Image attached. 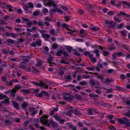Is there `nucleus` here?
Returning <instances> with one entry per match:
<instances>
[{
    "instance_id": "f257e3e1",
    "label": "nucleus",
    "mask_w": 130,
    "mask_h": 130,
    "mask_svg": "<svg viewBox=\"0 0 130 130\" xmlns=\"http://www.w3.org/2000/svg\"><path fill=\"white\" fill-rule=\"evenodd\" d=\"M49 117L48 116L45 114H44L40 118V121L42 124L44 126H47L49 127L50 125H52L54 121L52 120H49L48 121H47V119Z\"/></svg>"
},
{
    "instance_id": "f03ea898",
    "label": "nucleus",
    "mask_w": 130,
    "mask_h": 130,
    "mask_svg": "<svg viewBox=\"0 0 130 130\" xmlns=\"http://www.w3.org/2000/svg\"><path fill=\"white\" fill-rule=\"evenodd\" d=\"M105 26L107 28H115L116 23L113 21H110L106 20L105 21Z\"/></svg>"
},
{
    "instance_id": "7ed1b4c3",
    "label": "nucleus",
    "mask_w": 130,
    "mask_h": 130,
    "mask_svg": "<svg viewBox=\"0 0 130 130\" xmlns=\"http://www.w3.org/2000/svg\"><path fill=\"white\" fill-rule=\"evenodd\" d=\"M126 53V52L125 51H123V52H115L112 54V56L114 59L116 58L117 57H124L125 56V53Z\"/></svg>"
},
{
    "instance_id": "20e7f679",
    "label": "nucleus",
    "mask_w": 130,
    "mask_h": 130,
    "mask_svg": "<svg viewBox=\"0 0 130 130\" xmlns=\"http://www.w3.org/2000/svg\"><path fill=\"white\" fill-rule=\"evenodd\" d=\"M14 121V119L12 117L10 116H7L5 121L6 125L9 126L11 125V123Z\"/></svg>"
},
{
    "instance_id": "39448f33",
    "label": "nucleus",
    "mask_w": 130,
    "mask_h": 130,
    "mask_svg": "<svg viewBox=\"0 0 130 130\" xmlns=\"http://www.w3.org/2000/svg\"><path fill=\"white\" fill-rule=\"evenodd\" d=\"M118 121L121 124L124 125H125L129 121V120L126 117H124L122 118H118Z\"/></svg>"
},
{
    "instance_id": "423d86ee",
    "label": "nucleus",
    "mask_w": 130,
    "mask_h": 130,
    "mask_svg": "<svg viewBox=\"0 0 130 130\" xmlns=\"http://www.w3.org/2000/svg\"><path fill=\"white\" fill-rule=\"evenodd\" d=\"M43 3L44 6L48 7L52 6L54 3L52 0H43Z\"/></svg>"
},
{
    "instance_id": "0eeeda50",
    "label": "nucleus",
    "mask_w": 130,
    "mask_h": 130,
    "mask_svg": "<svg viewBox=\"0 0 130 130\" xmlns=\"http://www.w3.org/2000/svg\"><path fill=\"white\" fill-rule=\"evenodd\" d=\"M32 83L36 86H40L43 87L45 89L48 88V86L46 85V84L44 82H42L40 83H39L35 81H32Z\"/></svg>"
},
{
    "instance_id": "6e6552de",
    "label": "nucleus",
    "mask_w": 130,
    "mask_h": 130,
    "mask_svg": "<svg viewBox=\"0 0 130 130\" xmlns=\"http://www.w3.org/2000/svg\"><path fill=\"white\" fill-rule=\"evenodd\" d=\"M53 117L54 118L55 120L59 122L60 123H63L66 121V120L64 119H62L60 116L56 115H54Z\"/></svg>"
},
{
    "instance_id": "1a4fd4ad",
    "label": "nucleus",
    "mask_w": 130,
    "mask_h": 130,
    "mask_svg": "<svg viewBox=\"0 0 130 130\" xmlns=\"http://www.w3.org/2000/svg\"><path fill=\"white\" fill-rule=\"evenodd\" d=\"M29 110L30 112H31V114L32 116H35L37 112V111H38V110H36L35 108L32 107H30Z\"/></svg>"
},
{
    "instance_id": "9d476101",
    "label": "nucleus",
    "mask_w": 130,
    "mask_h": 130,
    "mask_svg": "<svg viewBox=\"0 0 130 130\" xmlns=\"http://www.w3.org/2000/svg\"><path fill=\"white\" fill-rule=\"evenodd\" d=\"M112 80L111 79H109L107 78L106 79H104L103 80H102V83L108 85L110 83L112 82Z\"/></svg>"
},
{
    "instance_id": "9b49d317",
    "label": "nucleus",
    "mask_w": 130,
    "mask_h": 130,
    "mask_svg": "<svg viewBox=\"0 0 130 130\" xmlns=\"http://www.w3.org/2000/svg\"><path fill=\"white\" fill-rule=\"evenodd\" d=\"M122 15L126 16L127 18H129L130 17V15L129 14H126L124 12L120 11L119 13L117 14V16L118 17H121Z\"/></svg>"
},
{
    "instance_id": "f8f14e48",
    "label": "nucleus",
    "mask_w": 130,
    "mask_h": 130,
    "mask_svg": "<svg viewBox=\"0 0 130 130\" xmlns=\"http://www.w3.org/2000/svg\"><path fill=\"white\" fill-rule=\"evenodd\" d=\"M23 8L24 10L26 11L25 13L26 14H31L32 11H29V7L26 5H24L23 6Z\"/></svg>"
},
{
    "instance_id": "ddd939ff",
    "label": "nucleus",
    "mask_w": 130,
    "mask_h": 130,
    "mask_svg": "<svg viewBox=\"0 0 130 130\" xmlns=\"http://www.w3.org/2000/svg\"><path fill=\"white\" fill-rule=\"evenodd\" d=\"M79 34L81 37H84L87 34L85 32V30L83 29H82L79 30Z\"/></svg>"
},
{
    "instance_id": "4468645a",
    "label": "nucleus",
    "mask_w": 130,
    "mask_h": 130,
    "mask_svg": "<svg viewBox=\"0 0 130 130\" xmlns=\"http://www.w3.org/2000/svg\"><path fill=\"white\" fill-rule=\"evenodd\" d=\"M41 36L45 40H47L51 37L50 35L48 34H43Z\"/></svg>"
},
{
    "instance_id": "2eb2a0df",
    "label": "nucleus",
    "mask_w": 130,
    "mask_h": 130,
    "mask_svg": "<svg viewBox=\"0 0 130 130\" xmlns=\"http://www.w3.org/2000/svg\"><path fill=\"white\" fill-rule=\"evenodd\" d=\"M119 32L121 34L123 37L125 36L127 34V31L125 30H120L119 31Z\"/></svg>"
},
{
    "instance_id": "dca6fc26",
    "label": "nucleus",
    "mask_w": 130,
    "mask_h": 130,
    "mask_svg": "<svg viewBox=\"0 0 130 130\" xmlns=\"http://www.w3.org/2000/svg\"><path fill=\"white\" fill-rule=\"evenodd\" d=\"M12 103L14 107L17 109H19V105L18 103L15 101H12Z\"/></svg>"
},
{
    "instance_id": "f3484780",
    "label": "nucleus",
    "mask_w": 130,
    "mask_h": 130,
    "mask_svg": "<svg viewBox=\"0 0 130 130\" xmlns=\"http://www.w3.org/2000/svg\"><path fill=\"white\" fill-rule=\"evenodd\" d=\"M7 5V3L5 2H2L0 1V7L4 9L5 8V6Z\"/></svg>"
},
{
    "instance_id": "a211bd4d",
    "label": "nucleus",
    "mask_w": 130,
    "mask_h": 130,
    "mask_svg": "<svg viewBox=\"0 0 130 130\" xmlns=\"http://www.w3.org/2000/svg\"><path fill=\"white\" fill-rule=\"evenodd\" d=\"M122 47L126 50L128 51L129 49L128 46L127 45L125 44H123L121 45Z\"/></svg>"
},
{
    "instance_id": "6ab92c4d",
    "label": "nucleus",
    "mask_w": 130,
    "mask_h": 130,
    "mask_svg": "<svg viewBox=\"0 0 130 130\" xmlns=\"http://www.w3.org/2000/svg\"><path fill=\"white\" fill-rule=\"evenodd\" d=\"M53 4V5H52L53 7V10L55 12H56L57 10V9H58L57 7V5L55 3Z\"/></svg>"
},
{
    "instance_id": "aec40b11",
    "label": "nucleus",
    "mask_w": 130,
    "mask_h": 130,
    "mask_svg": "<svg viewBox=\"0 0 130 130\" xmlns=\"http://www.w3.org/2000/svg\"><path fill=\"white\" fill-rule=\"evenodd\" d=\"M117 2L118 3L115 4V5L116 7L117 8L120 7L122 4V2L120 1H118Z\"/></svg>"
},
{
    "instance_id": "412c9836",
    "label": "nucleus",
    "mask_w": 130,
    "mask_h": 130,
    "mask_svg": "<svg viewBox=\"0 0 130 130\" xmlns=\"http://www.w3.org/2000/svg\"><path fill=\"white\" fill-rule=\"evenodd\" d=\"M94 53L95 54V56H96L99 57H100V54L99 53V50L96 49L95 50L93 51Z\"/></svg>"
},
{
    "instance_id": "4be33fe9",
    "label": "nucleus",
    "mask_w": 130,
    "mask_h": 130,
    "mask_svg": "<svg viewBox=\"0 0 130 130\" xmlns=\"http://www.w3.org/2000/svg\"><path fill=\"white\" fill-rule=\"evenodd\" d=\"M36 42V46H41L42 44V41L40 39H39L37 42Z\"/></svg>"
},
{
    "instance_id": "5701e85b",
    "label": "nucleus",
    "mask_w": 130,
    "mask_h": 130,
    "mask_svg": "<svg viewBox=\"0 0 130 130\" xmlns=\"http://www.w3.org/2000/svg\"><path fill=\"white\" fill-rule=\"evenodd\" d=\"M100 28L97 26L92 27L90 28V29L92 31H96L100 29Z\"/></svg>"
},
{
    "instance_id": "b1692460",
    "label": "nucleus",
    "mask_w": 130,
    "mask_h": 130,
    "mask_svg": "<svg viewBox=\"0 0 130 130\" xmlns=\"http://www.w3.org/2000/svg\"><path fill=\"white\" fill-rule=\"evenodd\" d=\"M74 113V114L76 115H81V112L78 110H75Z\"/></svg>"
},
{
    "instance_id": "393cba45",
    "label": "nucleus",
    "mask_w": 130,
    "mask_h": 130,
    "mask_svg": "<svg viewBox=\"0 0 130 130\" xmlns=\"http://www.w3.org/2000/svg\"><path fill=\"white\" fill-rule=\"evenodd\" d=\"M28 26H30L33 25V21L28 20L26 22Z\"/></svg>"
},
{
    "instance_id": "a878e982",
    "label": "nucleus",
    "mask_w": 130,
    "mask_h": 130,
    "mask_svg": "<svg viewBox=\"0 0 130 130\" xmlns=\"http://www.w3.org/2000/svg\"><path fill=\"white\" fill-rule=\"evenodd\" d=\"M97 77L99 79H100L102 83V80H103L104 78L103 77L102 75H99L97 76Z\"/></svg>"
},
{
    "instance_id": "bb28decb",
    "label": "nucleus",
    "mask_w": 130,
    "mask_h": 130,
    "mask_svg": "<svg viewBox=\"0 0 130 130\" xmlns=\"http://www.w3.org/2000/svg\"><path fill=\"white\" fill-rule=\"evenodd\" d=\"M116 48V47L114 46H110L109 47H108V49L111 51L115 50Z\"/></svg>"
},
{
    "instance_id": "cd10ccee",
    "label": "nucleus",
    "mask_w": 130,
    "mask_h": 130,
    "mask_svg": "<svg viewBox=\"0 0 130 130\" xmlns=\"http://www.w3.org/2000/svg\"><path fill=\"white\" fill-rule=\"evenodd\" d=\"M89 6L92 9H96L97 8V6L94 4H91Z\"/></svg>"
},
{
    "instance_id": "c85d7f7f",
    "label": "nucleus",
    "mask_w": 130,
    "mask_h": 130,
    "mask_svg": "<svg viewBox=\"0 0 130 130\" xmlns=\"http://www.w3.org/2000/svg\"><path fill=\"white\" fill-rule=\"evenodd\" d=\"M1 103L3 104H7L9 103V101L8 100L6 99L1 101Z\"/></svg>"
},
{
    "instance_id": "c756f323",
    "label": "nucleus",
    "mask_w": 130,
    "mask_h": 130,
    "mask_svg": "<svg viewBox=\"0 0 130 130\" xmlns=\"http://www.w3.org/2000/svg\"><path fill=\"white\" fill-rule=\"evenodd\" d=\"M64 98L66 100H72L74 99V97L71 95H70L68 97H65Z\"/></svg>"
},
{
    "instance_id": "7c9ffc66",
    "label": "nucleus",
    "mask_w": 130,
    "mask_h": 130,
    "mask_svg": "<svg viewBox=\"0 0 130 130\" xmlns=\"http://www.w3.org/2000/svg\"><path fill=\"white\" fill-rule=\"evenodd\" d=\"M60 63H61L62 64H69V63L68 62H67L66 61H65L63 60H61L60 61Z\"/></svg>"
},
{
    "instance_id": "2f4dec72",
    "label": "nucleus",
    "mask_w": 130,
    "mask_h": 130,
    "mask_svg": "<svg viewBox=\"0 0 130 130\" xmlns=\"http://www.w3.org/2000/svg\"><path fill=\"white\" fill-rule=\"evenodd\" d=\"M61 26L62 27L66 28V29L68 28H69V25L65 23L62 24L61 25Z\"/></svg>"
},
{
    "instance_id": "473e14b6",
    "label": "nucleus",
    "mask_w": 130,
    "mask_h": 130,
    "mask_svg": "<svg viewBox=\"0 0 130 130\" xmlns=\"http://www.w3.org/2000/svg\"><path fill=\"white\" fill-rule=\"evenodd\" d=\"M109 54V53L105 50H104L103 51V55L104 56H106L108 55Z\"/></svg>"
},
{
    "instance_id": "72a5a7b5",
    "label": "nucleus",
    "mask_w": 130,
    "mask_h": 130,
    "mask_svg": "<svg viewBox=\"0 0 130 130\" xmlns=\"http://www.w3.org/2000/svg\"><path fill=\"white\" fill-rule=\"evenodd\" d=\"M114 20L115 21L118 23H120L122 21H120L118 18H116V16L114 17Z\"/></svg>"
},
{
    "instance_id": "f704fd0d",
    "label": "nucleus",
    "mask_w": 130,
    "mask_h": 130,
    "mask_svg": "<svg viewBox=\"0 0 130 130\" xmlns=\"http://www.w3.org/2000/svg\"><path fill=\"white\" fill-rule=\"evenodd\" d=\"M123 115L125 116L130 118V111H128L127 113H124Z\"/></svg>"
},
{
    "instance_id": "c9c22d12",
    "label": "nucleus",
    "mask_w": 130,
    "mask_h": 130,
    "mask_svg": "<svg viewBox=\"0 0 130 130\" xmlns=\"http://www.w3.org/2000/svg\"><path fill=\"white\" fill-rule=\"evenodd\" d=\"M37 23L38 24V25L40 26L44 25V23L42 21H38Z\"/></svg>"
},
{
    "instance_id": "e433bc0d",
    "label": "nucleus",
    "mask_w": 130,
    "mask_h": 130,
    "mask_svg": "<svg viewBox=\"0 0 130 130\" xmlns=\"http://www.w3.org/2000/svg\"><path fill=\"white\" fill-rule=\"evenodd\" d=\"M32 37L36 38H39V34L37 32L35 34H34L32 35Z\"/></svg>"
},
{
    "instance_id": "4c0bfd02",
    "label": "nucleus",
    "mask_w": 130,
    "mask_h": 130,
    "mask_svg": "<svg viewBox=\"0 0 130 130\" xmlns=\"http://www.w3.org/2000/svg\"><path fill=\"white\" fill-rule=\"evenodd\" d=\"M63 51L59 50H58L57 52V53L56 54L57 56H61V54H63Z\"/></svg>"
},
{
    "instance_id": "58836bf2",
    "label": "nucleus",
    "mask_w": 130,
    "mask_h": 130,
    "mask_svg": "<svg viewBox=\"0 0 130 130\" xmlns=\"http://www.w3.org/2000/svg\"><path fill=\"white\" fill-rule=\"evenodd\" d=\"M58 47V46L56 44L54 43L52 45V48L53 49H55L57 48Z\"/></svg>"
},
{
    "instance_id": "ea45409f",
    "label": "nucleus",
    "mask_w": 130,
    "mask_h": 130,
    "mask_svg": "<svg viewBox=\"0 0 130 130\" xmlns=\"http://www.w3.org/2000/svg\"><path fill=\"white\" fill-rule=\"evenodd\" d=\"M39 13H40L39 11H36L33 12L32 14L34 16H37L39 15Z\"/></svg>"
},
{
    "instance_id": "a19ab883",
    "label": "nucleus",
    "mask_w": 130,
    "mask_h": 130,
    "mask_svg": "<svg viewBox=\"0 0 130 130\" xmlns=\"http://www.w3.org/2000/svg\"><path fill=\"white\" fill-rule=\"evenodd\" d=\"M79 83L80 85H87V82L86 81L84 80L80 82H79Z\"/></svg>"
},
{
    "instance_id": "79ce46f5",
    "label": "nucleus",
    "mask_w": 130,
    "mask_h": 130,
    "mask_svg": "<svg viewBox=\"0 0 130 130\" xmlns=\"http://www.w3.org/2000/svg\"><path fill=\"white\" fill-rule=\"evenodd\" d=\"M6 97V96L4 95L3 94H0V100L5 98Z\"/></svg>"
},
{
    "instance_id": "37998d69",
    "label": "nucleus",
    "mask_w": 130,
    "mask_h": 130,
    "mask_svg": "<svg viewBox=\"0 0 130 130\" xmlns=\"http://www.w3.org/2000/svg\"><path fill=\"white\" fill-rule=\"evenodd\" d=\"M28 5H29V7L30 8H32L34 7L33 4L30 2H29L28 3Z\"/></svg>"
},
{
    "instance_id": "c03bdc74",
    "label": "nucleus",
    "mask_w": 130,
    "mask_h": 130,
    "mask_svg": "<svg viewBox=\"0 0 130 130\" xmlns=\"http://www.w3.org/2000/svg\"><path fill=\"white\" fill-rule=\"evenodd\" d=\"M90 84L92 85H95V82L94 80H91L89 81Z\"/></svg>"
},
{
    "instance_id": "a18cd8bd",
    "label": "nucleus",
    "mask_w": 130,
    "mask_h": 130,
    "mask_svg": "<svg viewBox=\"0 0 130 130\" xmlns=\"http://www.w3.org/2000/svg\"><path fill=\"white\" fill-rule=\"evenodd\" d=\"M55 30L53 29H52L50 31V33L52 35H55Z\"/></svg>"
},
{
    "instance_id": "49530a36",
    "label": "nucleus",
    "mask_w": 130,
    "mask_h": 130,
    "mask_svg": "<svg viewBox=\"0 0 130 130\" xmlns=\"http://www.w3.org/2000/svg\"><path fill=\"white\" fill-rule=\"evenodd\" d=\"M114 13V11H110L107 12V14L111 16L113 15Z\"/></svg>"
},
{
    "instance_id": "de8ad7c7",
    "label": "nucleus",
    "mask_w": 130,
    "mask_h": 130,
    "mask_svg": "<svg viewBox=\"0 0 130 130\" xmlns=\"http://www.w3.org/2000/svg\"><path fill=\"white\" fill-rule=\"evenodd\" d=\"M82 77L83 78L87 79L90 77V76L88 75L85 74L82 76Z\"/></svg>"
},
{
    "instance_id": "09e8293b",
    "label": "nucleus",
    "mask_w": 130,
    "mask_h": 130,
    "mask_svg": "<svg viewBox=\"0 0 130 130\" xmlns=\"http://www.w3.org/2000/svg\"><path fill=\"white\" fill-rule=\"evenodd\" d=\"M48 10L46 8H44L42 11V12L44 14H45V13H48Z\"/></svg>"
},
{
    "instance_id": "8fccbe9b",
    "label": "nucleus",
    "mask_w": 130,
    "mask_h": 130,
    "mask_svg": "<svg viewBox=\"0 0 130 130\" xmlns=\"http://www.w3.org/2000/svg\"><path fill=\"white\" fill-rule=\"evenodd\" d=\"M28 104L25 102H24L22 105V106L23 108H25L28 106Z\"/></svg>"
},
{
    "instance_id": "3c124183",
    "label": "nucleus",
    "mask_w": 130,
    "mask_h": 130,
    "mask_svg": "<svg viewBox=\"0 0 130 130\" xmlns=\"http://www.w3.org/2000/svg\"><path fill=\"white\" fill-rule=\"evenodd\" d=\"M22 64H21L19 66L21 68H22L24 69H26V67L25 65H23V63H22Z\"/></svg>"
},
{
    "instance_id": "603ef678",
    "label": "nucleus",
    "mask_w": 130,
    "mask_h": 130,
    "mask_svg": "<svg viewBox=\"0 0 130 130\" xmlns=\"http://www.w3.org/2000/svg\"><path fill=\"white\" fill-rule=\"evenodd\" d=\"M23 92L26 94H28L30 93V92L28 89H23Z\"/></svg>"
},
{
    "instance_id": "864d4df0",
    "label": "nucleus",
    "mask_w": 130,
    "mask_h": 130,
    "mask_svg": "<svg viewBox=\"0 0 130 130\" xmlns=\"http://www.w3.org/2000/svg\"><path fill=\"white\" fill-rule=\"evenodd\" d=\"M67 51L68 52H70L72 49V47L70 46H68L67 48Z\"/></svg>"
},
{
    "instance_id": "5fc2aeb1",
    "label": "nucleus",
    "mask_w": 130,
    "mask_h": 130,
    "mask_svg": "<svg viewBox=\"0 0 130 130\" xmlns=\"http://www.w3.org/2000/svg\"><path fill=\"white\" fill-rule=\"evenodd\" d=\"M15 88L17 89H19L21 88V86L19 84H17L15 86Z\"/></svg>"
},
{
    "instance_id": "6e6d98bb",
    "label": "nucleus",
    "mask_w": 130,
    "mask_h": 130,
    "mask_svg": "<svg viewBox=\"0 0 130 130\" xmlns=\"http://www.w3.org/2000/svg\"><path fill=\"white\" fill-rule=\"evenodd\" d=\"M17 12L19 14H21L22 13V9L20 8H19L17 9Z\"/></svg>"
},
{
    "instance_id": "4d7b16f0",
    "label": "nucleus",
    "mask_w": 130,
    "mask_h": 130,
    "mask_svg": "<svg viewBox=\"0 0 130 130\" xmlns=\"http://www.w3.org/2000/svg\"><path fill=\"white\" fill-rule=\"evenodd\" d=\"M12 84L11 81V80L9 82H7L6 85L7 86H12Z\"/></svg>"
},
{
    "instance_id": "13d9d810",
    "label": "nucleus",
    "mask_w": 130,
    "mask_h": 130,
    "mask_svg": "<svg viewBox=\"0 0 130 130\" xmlns=\"http://www.w3.org/2000/svg\"><path fill=\"white\" fill-rule=\"evenodd\" d=\"M122 2L124 5H126L128 6H130V4L129 2L125 1H123Z\"/></svg>"
},
{
    "instance_id": "bf43d9fd",
    "label": "nucleus",
    "mask_w": 130,
    "mask_h": 130,
    "mask_svg": "<svg viewBox=\"0 0 130 130\" xmlns=\"http://www.w3.org/2000/svg\"><path fill=\"white\" fill-rule=\"evenodd\" d=\"M52 125V126L53 127H57V123L56 122H54L53 123V124Z\"/></svg>"
},
{
    "instance_id": "052dcab7",
    "label": "nucleus",
    "mask_w": 130,
    "mask_h": 130,
    "mask_svg": "<svg viewBox=\"0 0 130 130\" xmlns=\"http://www.w3.org/2000/svg\"><path fill=\"white\" fill-rule=\"evenodd\" d=\"M72 111L71 110H70L67 111V114L68 115L70 116L72 114Z\"/></svg>"
},
{
    "instance_id": "680f3d73",
    "label": "nucleus",
    "mask_w": 130,
    "mask_h": 130,
    "mask_svg": "<svg viewBox=\"0 0 130 130\" xmlns=\"http://www.w3.org/2000/svg\"><path fill=\"white\" fill-rule=\"evenodd\" d=\"M30 121L27 120L24 123V125L25 126H27L28 124L30 123Z\"/></svg>"
},
{
    "instance_id": "e2e57ef3",
    "label": "nucleus",
    "mask_w": 130,
    "mask_h": 130,
    "mask_svg": "<svg viewBox=\"0 0 130 130\" xmlns=\"http://www.w3.org/2000/svg\"><path fill=\"white\" fill-rule=\"evenodd\" d=\"M7 42L11 43H13L14 42V41L12 40L11 39H8L7 40Z\"/></svg>"
},
{
    "instance_id": "0e129e2a",
    "label": "nucleus",
    "mask_w": 130,
    "mask_h": 130,
    "mask_svg": "<svg viewBox=\"0 0 130 130\" xmlns=\"http://www.w3.org/2000/svg\"><path fill=\"white\" fill-rule=\"evenodd\" d=\"M41 93L42 94H44L45 95H48V92L44 90L42 91Z\"/></svg>"
},
{
    "instance_id": "69168bd1",
    "label": "nucleus",
    "mask_w": 130,
    "mask_h": 130,
    "mask_svg": "<svg viewBox=\"0 0 130 130\" xmlns=\"http://www.w3.org/2000/svg\"><path fill=\"white\" fill-rule=\"evenodd\" d=\"M65 21L66 22L70 20V18L68 16H66L65 17Z\"/></svg>"
},
{
    "instance_id": "338daca9",
    "label": "nucleus",
    "mask_w": 130,
    "mask_h": 130,
    "mask_svg": "<svg viewBox=\"0 0 130 130\" xmlns=\"http://www.w3.org/2000/svg\"><path fill=\"white\" fill-rule=\"evenodd\" d=\"M7 53V54L9 53V54L12 55H13L14 54V53L13 50H12L11 51H8Z\"/></svg>"
},
{
    "instance_id": "774afa93",
    "label": "nucleus",
    "mask_w": 130,
    "mask_h": 130,
    "mask_svg": "<svg viewBox=\"0 0 130 130\" xmlns=\"http://www.w3.org/2000/svg\"><path fill=\"white\" fill-rule=\"evenodd\" d=\"M125 58L126 59H128L130 58V54L128 53L127 54H125Z\"/></svg>"
}]
</instances>
